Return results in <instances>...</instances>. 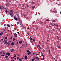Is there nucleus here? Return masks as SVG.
<instances>
[{"label":"nucleus","instance_id":"48","mask_svg":"<svg viewBox=\"0 0 61 61\" xmlns=\"http://www.w3.org/2000/svg\"><path fill=\"white\" fill-rule=\"evenodd\" d=\"M51 59H54V58L53 57H52Z\"/></svg>","mask_w":61,"mask_h":61},{"label":"nucleus","instance_id":"24","mask_svg":"<svg viewBox=\"0 0 61 61\" xmlns=\"http://www.w3.org/2000/svg\"><path fill=\"white\" fill-rule=\"evenodd\" d=\"M17 59H19V57H17Z\"/></svg>","mask_w":61,"mask_h":61},{"label":"nucleus","instance_id":"55","mask_svg":"<svg viewBox=\"0 0 61 61\" xmlns=\"http://www.w3.org/2000/svg\"><path fill=\"white\" fill-rule=\"evenodd\" d=\"M4 25V26H5V25H6V24H5Z\"/></svg>","mask_w":61,"mask_h":61},{"label":"nucleus","instance_id":"21","mask_svg":"<svg viewBox=\"0 0 61 61\" xmlns=\"http://www.w3.org/2000/svg\"><path fill=\"white\" fill-rule=\"evenodd\" d=\"M0 53L1 55H2V54H3V52H0Z\"/></svg>","mask_w":61,"mask_h":61},{"label":"nucleus","instance_id":"23","mask_svg":"<svg viewBox=\"0 0 61 61\" xmlns=\"http://www.w3.org/2000/svg\"><path fill=\"white\" fill-rule=\"evenodd\" d=\"M10 43V42H7L8 45H9Z\"/></svg>","mask_w":61,"mask_h":61},{"label":"nucleus","instance_id":"54","mask_svg":"<svg viewBox=\"0 0 61 61\" xmlns=\"http://www.w3.org/2000/svg\"><path fill=\"white\" fill-rule=\"evenodd\" d=\"M3 39H1V41H3Z\"/></svg>","mask_w":61,"mask_h":61},{"label":"nucleus","instance_id":"6","mask_svg":"<svg viewBox=\"0 0 61 61\" xmlns=\"http://www.w3.org/2000/svg\"><path fill=\"white\" fill-rule=\"evenodd\" d=\"M10 15H11V16L12 17H13V14H11V13H10Z\"/></svg>","mask_w":61,"mask_h":61},{"label":"nucleus","instance_id":"25","mask_svg":"<svg viewBox=\"0 0 61 61\" xmlns=\"http://www.w3.org/2000/svg\"><path fill=\"white\" fill-rule=\"evenodd\" d=\"M46 21H49V20H48L47 19L46 20Z\"/></svg>","mask_w":61,"mask_h":61},{"label":"nucleus","instance_id":"13","mask_svg":"<svg viewBox=\"0 0 61 61\" xmlns=\"http://www.w3.org/2000/svg\"><path fill=\"white\" fill-rule=\"evenodd\" d=\"M14 57H10V58L11 59H13L14 58Z\"/></svg>","mask_w":61,"mask_h":61},{"label":"nucleus","instance_id":"1","mask_svg":"<svg viewBox=\"0 0 61 61\" xmlns=\"http://www.w3.org/2000/svg\"><path fill=\"white\" fill-rule=\"evenodd\" d=\"M7 40H4L3 41V42H4V43H5V44H6V43H7Z\"/></svg>","mask_w":61,"mask_h":61},{"label":"nucleus","instance_id":"16","mask_svg":"<svg viewBox=\"0 0 61 61\" xmlns=\"http://www.w3.org/2000/svg\"><path fill=\"white\" fill-rule=\"evenodd\" d=\"M38 59V57H36L35 58L36 59Z\"/></svg>","mask_w":61,"mask_h":61},{"label":"nucleus","instance_id":"64","mask_svg":"<svg viewBox=\"0 0 61 61\" xmlns=\"http://www.w3.org/2000/svg\"><path fill=\"white\" fill-rule=\"evenodd\" d=\"M7 11V10H6V11Z\"/></svg>","mask_w":61,"mask_h":61},{"label":"nucleus","instance_id":"17","mask_svg":"<svg viewBox=\"0 0 61 61\" xmlns=\"http://www.w3.org/2000/svg\"><path fill=\"white\" fill-rule=\"evenodd\" d=\"M50 50H49V54H50Z\"/></svg>","mask_w":61,"mask_h":61},{"label":"nucleus","instance_id":"44","mask_svg":"<svg viewBox=\"0 0 61 61\" xmlns=\"http://www.w3.org/2000/svg\"><path fill=\"white\" fill-rule=\"evenodd\" d=\"M43 52H45V50H43Z\"/></svg>","mask_w":61,"mask_h":61},{"label":"nucleus","instance_id":"60","mask_svg":"<svg viewBox=\"0 0 61 61\" xmlns=\"http://www.w3.org/2000/svg\"><path fill=\"white\" fill-rule=\"evenodd\" d=\"M5 13H7V11H5Z\"/></svg>","mask_w":61,"mask_h":61},{"label":"nucleus","instance_id":"34","mask_svg":"<svg viewBox=\"0 0 61 61\" xmlns=\"http://www.w3.org/2000/svg\"><path fill=\"white\" fill-rule=\"evenodd\" d=\"M35 2H32V4H35Z\"/></svg>","mask_w":61,"mask_h":61},{"label":"nucleus","instance_id":"5","mask_svg":"<svg viewBox=\"0 0 61 61\" xmlns=\"http://www.w3.org/2000/svg\"><path fill=\"white\" fill-rule=\"evenodd\" d=\"M25 58L26 60H27V56H25Z\"/></svg>","mask_w":61,"mask_h":61},{"label":"nucleus","instance_id":"31","mask_svg":"<svg viewBox=\"0 0 61 61\" xmlns=\"http://www.w3.org/2000/svg\"><path fill=\"white\" fill-rule=\"evenodd\" d=\"M42 55L43 56V58H44V55H43V54H42Z\"/></svg>","mask_w":61,"mask_h":61},{"label":"nucleus","instance_id":"19","mask_svg":"<svg viewBox=\"0 0 61 61\" xmlns=\"http://www.w3.org/2000/svg\"><path fill=\"white\" fill-rule=\"evenodd\" d=\"M35 8V6H33L32 7V8H33V9H34Z\"/></svg>","mask_w":61,"mask_h":61},{"label":"nucleus","instance_id":"41","mask_svg":"<svg viewBox=\"0 0 61 61\" xmlns=\"http://www.w3.org/2000/svg\"><path fill=\"white\" fill-rule=\"evenodd\" d=\"M10 11H11V13H13V11H12V10H11Z\"/></svg>","mask_w":61,"mask_h":61},{"label":"nucleus","instance_id":"40","mask_svg":"<svg viewBox=\"0 0 61 61\" xmlns=\"http://www.w3.org/2000/svg\"><path fill=\"white\" fill-rule=\"evenodd\" d=\"M11 61H14V60H13L12 59L11 60Z\"/></svg>","mask_w":61,"mask_h":61},{"label":"nucleus","instance_id":"47","mask_svg":"<svg viewBox=\"0 0 61 61\" xmlns=\"http://www.w3.org/2000/svg\"><path fill=\"white\" fill-rule=\"evenodd\" d=\"M56 30H58V29H57V28H56Z\"/></svg>","mask_w":61,"mask_h":61},{"label":"nucleus","instance_id":"43","mask_svg":"<svg viewBox=\"0 0 61 61\" xmlns=\"http://www.w3.org/2000/svg\"><path fill=\"white\" fill-rule=\"evenodd\" d=\"M53 21L54 22H55V20H53Z\"/></svg>","mask_w":61,"mask_h":61},{"label":"nucleus","instance_id":"57","mask_svg":"<svg viewBox=\"0 0 61 61\" xmlns=\"http://www.w3.org/2000/svg\"><path fill=\"white\" fill-rule=\"evenodd\" d=\"M47 42H48V41H49L48 40H47Z\"/></svg>","mask_w":61,"mask_h":61},{"label":"nucleus","instance_id":"28","mask_svg":"<svg viewBox=\"0 0 61 61\" xmlns=\"http://www.w3.org/2000/svg\"><path fill=\"white\" fill-rule=\"evenodd\" d=\"M27 51L28 52H29V50H27Z\"/></svg>","mask_w":61,"mask_h":61},{"label":"nucleus","instance_id":"32","mask_svg":"<svg viewBox=\"0 0 61 61\" xmlns=\"http://www.w3.org/2000/svg\"><path fill=\"white\" fill-rule=\"evenodd\" d=\"M15 39H14V38H13V41H15Z\"/></svg>","mask_w":61,"mask_h":61},{"label":"nucleus","instance_id":"36","mask_svg":"<svg viewBox=\"0 0 61 61\" xmlns=\"http://www.w3.org/2000/svg\"><path fill=\"white\" fill-rule=\"evenodd\" d=\"M17 23L18 24H19V22H17Z\"/></svg>","mask_w":61,"mask_h":61},{"label":"nucleus","instance_id":"38","mask_svg":"<svg viewBox=\"0 0 61 61\" xmlns=\"http://www.w3.org/2000/svg\"><path fill=\"white\" fill-rule=\"evenodd\" d=\"M7 38L6 37H5V39H6Z\"/></svg>","mask_w":61,"mask_h":61},{"label":"nucleus","instance_id":"35","mask_svg":"<svg viewBox=\"0 0 61 61\" xmlns=\"http://www.w3.org/2000/svg\"><path fill=\"white\" fill-rule=\"evenodd\" d=\"M14 56V57H16V55H15Z\"/></svg>","mask_w":61,"mask_h":61},{"label":"nucleus","instance_id":"2","mask_svg":"<svg viewBox=\"0 0 61 61\" xmlns=\"http://www.w3.org/2000/svg\"><path fill=\"white\" fill-rule=\"evenodd\" d=\"M10 51L12 52H14V51H15V50L14 49H13L12 50L11 49Z\"/></svg>","mask_w":61,"mask_h":61},{"label":"nucleus","instance_id":"46","mask_svg":"<svg viewBox=\"0 0 61 61\" xmlns=\"http://www.w3.org/2000/svg\"><path fill=\"white\" fill-rule=\"evenodd\" d=\"M57 38H59V37L57 36Z\"/></svg>","mask_w":61,"mask_h":61},{"label":"nucleus","instance_id":"7","mask_svg":"<svg viewBox=\"0 0 61 61\" xmlns=\"http://www.w3.org/2000/svg\"><path fill=\"white\" fill-rule=\"evenodd\" d=\"M14 45V42H12L11 43V46H13Z\"/></svg>","mask_w":61,"mask_h":61},{"label":"nucleus","instance_id":"62","mask_svg":"<svg viewBox=\"0 0 61 61\" xmlns=\"http://www.w3.org/2000/svg\"><path fill=\"white\" fill-rule=\"evenodd\" d=\"M15 60H16V58H15Z\"/></svg>","mask_w":61,"mask_h":61},{"label":"nucleus","instance_id":"30","mask_svg":"<svg viewBox=\"0 0 61 61\" xmlns=\"http://www.w3.org/2000/svg\"><path fill=\"white\" fill-rule=\"evenodd\" d=\"M40 23L41 24H42L43 22L41 21V22H40Z\"/></svg>","mask_w":61,"mask_h":61},{"label":"nucleus","instance_id":"42","mask_svg":"<svg viewBox=\"0 0 61 61\" xmlns=\"http://www.w3.org/2000/svg\"><path fill=\"white\" fill-rule=\"evenodd\" d=\"M58 48H60V47H59V46H58Z\"/></svg>","mask_w":61,"mask_h":61},{"label":"nucleus","instance_id":"26","mask_svg":"<svg viewBox=\"0 0 61 61\" xmlns=\"http://www.w3.org/2000/svg\"><path fill=\"white\" fill-rule=\"evenodd\" d=\"M5 58H8V56H5Z\"/></svg>","mask_w":61,"mask_h":61},{"label":"nucleus","instance_id":"27","mask_svg":"<svg viewBox=\"0 0 61 61\" xmlns=\"http://www.w3.org/2000/svg\"><path fill=\"white\" fill-rule=\"evenodd\" d=\"M52 30L53 31H55V29H53Z\"/></svg>","mask_w":61,"mask_h":61},{"label":"nucleus","instance_id":"4","mask_svg":"<svg viewBox=\"0 0 61 61\" xmlns=\"http://www.w3.org/2000/svg\"><path fill=\"white\" fill-rule=\"evenodd\" d=\"M7 26H8V27H10V25H9V24H8L7 25Z\"/></svg>","mask_w":61,"mask_h":61},{"label":"nucleus","instance_id":"51","mask_svg":"<svg viewBox=\"0 0 61 61\" xmlns=\"http://www.w3.org/2000/svg\"><path fill=\"white\" fill-rule=\"evenodd\" d=\"M19 20H20V18H19Z\"/></svg>","mask_w":61,"mask_h":61},{"label":"nucleus","instance_id":"59","mask_svg":"<svg viewBox=\"0 0 61 61\" xmlns=\"http://www.w3.org/2000/svg\"><path fill=\"white\" fill-rule=\"evenodd\" d=\"M9 43L11 42V41H9Z\"/></svg>","mask_w":61,"mask_h":61},{"label":"nucleus","instance_id":"58","mask_svg":"<svg viewBox=\"0 0 61 61\" xmlns=\"http://www.w3.org/2000/svg\"><path fill=\"white\" fill-rule=\"evenodd\" d=\"M5 29H6V27H5Z\"/></svg>","mask_w":61,"mask_h":61},{"label":"nucleus","instance_id":"29","mask_svg":"<svg viewBox=\"0 0 61 61\" xmlns=\"http://www.w3.org/2000/svg\"><path fill=\"white\" fill-rule=\"evenodd\" d=\"M1 56H4V55H1Z\"/></svg>","mask_w":61,"mask_h":61},{"label":"nucleus","instance_id":"14","mask_svg":"<svg viewBox=\"0 0 61 61\" xmlns=\"http://www.w3.org/2000/svg\"><path fill=\"white\" fill-rule=\"evenodd\" d=\"M35 61V59H34V58H33L32 59V61Z\"/></svg>","mask_w":61,"mask_h":61},{"label":"nucleus","instance_id":"11","mask_svg":"<svg viewBox=\"0 0 61 61\" xmlns=\"http://www.w3.org/2000/svg\"><path fill=\"white\" fill-rule=\"evenodd\" d=\"M30 40H32V38L31 37H30Z\"/></svg>","mask_w":61,"mask_h":61},{"label":"nucleus","instance_id":"37","mask_svg":"<svg viewBox=\"0 0 61 61\" xmlns=\"http://www.w3.org/2000/svg\"><path fill=\"white\" fill-rule=\"evenodd\" d=\"M8 59H9V58H8L6 59V60H8Z\"/></svg>","mask_w":61,"mask_h":61},{"label":"nucleus","instance_id":"3","mask_svg":"<svg viewBox=\"0 0 61 61\" xmlns=\"http://www.w3.org/2000/svg\"><path fill=\"white\" fill-rule=\"evenodd\" d=\"M14 36L15 37H17V34H16V33H15L14 35Z\"/></svg>","mask_w":61,"mask_h":61},{"label":"nucleus","instance_id":"20","mask_svg":"<svg viewBox=\"0 0 61 61\" xmlns=\"http://www.w3.org/2000/svg\"><path fill=\"white\" fill-rule=\"evenodd\" d=\"M32 40L33 41H34V42L35 41V39H32Z\"/></svg>","mask_w":61,"mask_h":61},{"label":"nucleus","instance_id":"61","mask_svg":"<svg viewBox=\"0 0 61 61\" xmlns=\"http://www.w3.org/2000/svg\"><path fill=\"white\" fill-rule=\"evenodd\" d=\"M26 18H27V19H28V17H27Z\"/></svg>","mask_w":61,"mask_h":61},{"label":"nucleus","instance_id":"39","mask_svg":"<svg viewBox=\"0 0 61 61\" xmlns=\"http://www.w3.org/2000/svg\"><path fill=\"white\" fill-rule=\"evenodd\" d=\"M19 60H20V61H22V60L20 59Z\"/></svg>","mask_w":61,"mask_h":61},{"label":"nucleus","instance_id":"18","mask_svg":"<svg viewBox=\"0 0 61 61\" xmlns=\"http://www.w3.org/2000/svg\"><path fill=\"white\" fill-rule=\"evenodd\" d=\"M0 35H3V32H1L0 33Z\"/></svg>","mask_w":61,"mask_h":61},{"label":"nucleus","instance_id":"53","mask_svg":"<svg viewBox=\"0 0 61 61\" xmlns=\"http://www.w3.org/2000/svg\"><path fill=\"white\" fill-rule=\"evenodd\" d=\"M38 61H39V60H40L39 58L38 59Z\"/></svg>","mask_w":61,"mask_h":61},{"label":"nucleus","instance_id":"9","mask_svg":"<svg viewBox=\"0 0 61 61\" xmlns=\"http://www.w3.org/2000/svg\"><path fill=\"white\" fill-rule=\"evenodd\" d=\"M6 55H10V53L9 52H7L6 53Z\"/></svg>","mask_w":61,"mask_h":61},{"label":"nucleus","instance_id":"63","mask_svg":"<svg viewBox=\"0 0 61 61\" xmlns=\"http://www.w3.org/2000/svg\"><path fill=\"white\" fill-rule=\"evenodd\" d=\"M22 59H24V58L22 57Z\"/></svg>","mask_w":61,"mask_h":61},{"label":"nucleus","instance_id":"8","mask_svg":"<svg viewBox=\"0 0 61 61\" xmlns=\"http://www.w3.org/2000/svg\"><path fill=\"white\" fill-rule=\"evenodd\" d=\"M30 54H31V52H30V51L29 52V53H28V55L29 56L30 55Z\"/></svg>","mask_w":61,"mask_h":61},{"label":"nucleus","instance_id":"10","mask_svg":"<svg viewBox=\"0 0 61 61\" xmlns=\"http://www.w3.org/2000/svg\"><path fill=\"white\" fill-rule=\"evenodd\" d=\"M22 43V41H19L20 44H21Z\"/></svg>","mask_w":61,"mask_h":61},{"label":"nucleus","instance_id":"56","mask_svg":"<svg viewBox=\"0 0 61 61\" xmlns=\"http://www.w3.org/2000/svg\"><path fill=\"white\" fill-rule=\"evenodd\" d=\"M60 14H61V11L60 12Z\"/></svg>","mask_w":61,"mask_h":61},{"label":"nucleus","instance_id":"15","mask_svg":"<svg viewBox=\"0 0 61 61\" xmlns=\"http://www.w3.org/2000/svg\"><path fill=\"white\" fill-rule=\"evenodd\" d=\"M12 36L10 37V39H12Z\"/></svg>","mask_w":61,"mask_h":61},{"label":"nucleus","instance_id":"33","mask_svg":"<svg viewBox=\"0 0 61 61\" xmlns=\"http://www.w3.org/2000/svg\"><path fill=\"white\" fill-rule=\"evenodd\" d=\"M3 54L4 55H5V52H3Z\"/></svg>","mask_w":61,"mask_h":61},{"label":"nucleus","instance_id":"22","mask_svg":"<svg viewBox=\"0 0 61 61\" xmlns=\"http://www.w3.org/2000/svg\"><path fill=\"white\" fill-rule=\"evenodd\" d=\"M0 9H1L2 10V7H1V5H0Z\"/></svg>","mask_w":61,"mask_h":61},{"label":"nucleus","instance_id":"49","mask_svg":"<svg viewBox=\"0 0 61 61\" xmlns=\"http://www.w3.org/2000/svg\"><path fill=\"white\" fill-rule=\"evenodd\" d=\"M52 26H54V25L52 24Z\"/></svg>","mask_w":61,"mask_h":61},{"label":"nucleus","instance_id":"45","mask_svg":"<svg viewBox=\"0 0 61 61\" xmlns=\"http://www.w3.org/2000/svg\"><path fill=\"white\" fill-rule=\"evenodd\" d=\"M17 33L18 34H19V32H17Z\"/></svg>","mask_w":61,"mask_h":61},{"label":"nucleus","instance_id":"50","mask_svg":"<svg viewBox=\"0 0 61 61\" xmlns=\"http://www.w3.org/2000/svg\"><path fill=\"white\" fill-rule=\"evenodd\" d=\"M2 7H3V9H4L5 8L4 7V6H2Z\"/></svg>","mask_w":61,"mask_h":61},{"label":"nucleus","instance_id":"12","mask_svg":"<svg viewBox=\"0 0 61 61\" xmlns=\"http://www.w3.org/2000/svg\"><path fill=\"white\" fill-rule=\"evenodd\" d=\"M14 19L15 20H17V18L15 17H14Z\"/></svg>","mask_w":61,"mask_h":61},{"label":"nucleus","instance_id":"52","mask_svg":"<svg viewBox=\"0 0 61 61\" xmlns=\"http://www.w3.org/2000/svg\"><path fill=\"white\" fill-rule=\"evenodd\" d=\"M9 32H11V30H9Z\"/></svg>","mask_w":61,"mask_h":61}]
</instances>
